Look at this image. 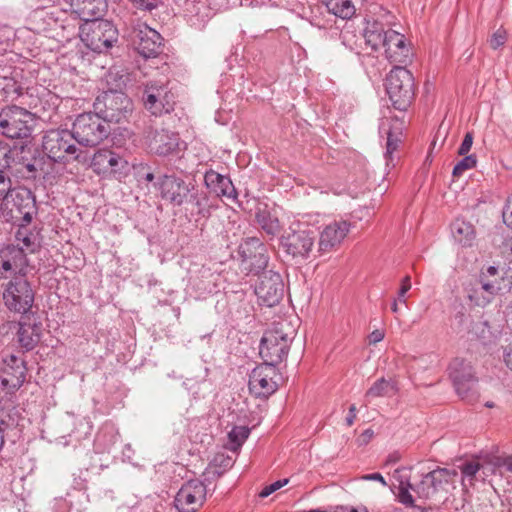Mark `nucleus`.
<instances>
[{
    "mask_svg": "<svg viewBox=\"0 0 512 512\" xmlns=\"http://www.w3.org/2000/svg\"><path fill=\"white\" fill-rule=\"evenodd\" d=\"M296 335V327L288 319L275 321L263 335L259 355L264 364L277 366L288 355L290 344Z\"/></svg>",
    "mask_w": 512,
    "mask_h": 512,
    "instance_id": "nucleus-1",
    "label": "nucleus"
},
{
    "mask_svg": "<svg viewBox=\"0 0 512 512\" xmlns=\"http://www.w3.org/2000/svg\"><path fill=\"white\" fill-rule=\"evenodd\" d=\"M72 131L68 129H50L42 137V149L49 159L54 162L75 160L85 163L87 153L77 147Z\"/></svg>",
    "mask_w": 512,
    "mask_h": 512,
    "instance_id": "nucleus-2",
    "label": "nucleus"
},
{
    "mask_svg": "<svg viewBox=\"0 0 512 512\" xmlns=\"http://www.w3.org/2000/svg\"><path fill=\"white\" fill-rule=\"evenodd\" d=\"M386 92L395 109L404 111L412 103L415 95V83L412 73L397 65L387 75Z\"/></svg>",
    "mask_w": 512,
    "mask_h": 512,
    "instance_id": "nucleus-3",
    "label": "nucleus"
},
{
    "mask_svg": "<svg viewBox=\"0 0 512 512\" xmlns=\"http://www.w3.org/2000/svg\"><path fill=\"white\" fill-rule=\"evenodd\" d=\"M2 218L6 222L26 226L31 223L36 213L35 198L27 189H13L5 202H1Z\"/></svg>",
    "mask_w": 512,
    "mask_h": 512,
    "instance_id": "nucleus-4",
    "label": "nucleus"
},
{
    "mask_svg": "<svg viewBox=\"0 0 512 512\" xmlns=\"http://www.w3.org/2000/svg\"><path fill=\"white\" fill-rule=\"evenodd\" d=\"M72 133L76 142L85 147L100 144L110 133V126L96 113H82L73 122Z\"/></svg>",
    "mask_w": 512,
    "mask_h": 512,
    "instance_id": "nucleus-5",
    "label": "nucleus"
},
{
    "mask_svg": "<svg viewBox=\"0 0 512 512\" xmlns=\"http://www.w3.org/2000/svg\"><path fill=\"white\" fill-rule=\"evenodd\" d=\"M80 37L89 49L102 53L117 42L118 30L112 22L105 19L88 21L80 27Z\"/></svg>",
    "mask_w": 512,
    "mask_h": 512,
    "instance_id": "nucleus-6",
    "label": "nucleus"
},
{
    "mask_svg": "<svg viewBox=\"0 0 512 512\" xmlns=\"http://www.w3.org/2000/svg\"><path fill=\"white\" fill-rule=\"evenodd\" d=\"M94 108L107 124L120 123L131 115L133 103L123 92L106 91L96 98Z\"/></svg>",
    "mask_w": 512,
    "mask_h": 512,
    "instance_id": "nucleus-7",
    "label": "nucleus"
},
{
    "mask_svg": "<svg viewBox=\"0 0 512 512\" xmlns=\"http://www.w3.org/2000/svg\"><path fill=\"white\" fill-rule=\"evenodd\" d=\"M33 114L25 108L12 105L0 111V134L11 139H23L31 135Z\"/></svg>",
    "mask_w": 512,
    "mask_h": 512,
    "instance_id": "nucleus-8",
    "label": "nucleus"
},
{
    "mask_svg": "<svg viewBox=\"0 0 512 512\" xmlns=\"http://www.w3.org/2000/svg\"><path fill=\"white\" fill-rule=\"evenodd\" d=\"M449 376L457 395L469 403L478 398L477 382L473 366L462 358H455L449 365Z\"/></svg>",
    "mask_w": 512,
    "mask_h": 512,
    "instance_id": "nucleus-9",
    "label": "nucleus"
},
{
    "mask_svg": "<svg viewBox=\"0 0 512 512\" xmlns=\"http://www.w3.org/2000/svg\"><path fill=\"white\" fill-rule=\"evenodd\" d=\"M34 297V290L24 275L11 279L3 292L5 306L20 314H25L32 308Z\"/></svg>",
    "mask_w": 512,
    "mask_h": 512,
    "instance_id": "nucleus-10",
    "label": "nucleus"
},
{
    "mask_svg": "<svg viewBox=\"0 0 512 512\" xmlns=\"http://www.w3.org/2000/svg\"><path fill=\"white\" fill-rule=\"evenodd\" d=\"M456 476V470L437 468L423 475L420 482L414 484L413 492L420 499H431L437 493L446 491L447 486L453 483Z\"/></svg>",
    "mask_w": 512,
    "mask_h": 512,
    "instance_id": "nucleus-11",
    "label": "nucleus"
},
{
    "mask_svg": "<svg viewBox=\"0 0 512 512\" xmlns=\"http://www.w3.org/2000/svg\"><path fill=\"white\" fill-rule=\"evenodd\" d=\"M314 232L309 229H302L300 224L296 227L290 226L281 236L280 243L285 252L294 258L306 259L314 245Z\"/></svg>",
    "mask_w": 512,
    "mask_h": 512,
    "instance_id": "nucleus-12",
    "label": "nucleus"
},
{
    "mask_svg": "<svg viewBox=\"0 0 512 512\" xmlns=\"http://www.w3.org/2000/svg\"><path fill=\"white\" fill-rule=\"evenodd\" d=\"M206 486L198 479L185 482L177 492L174 505L180 512H196L206 500Z\"/></svg>",
    "mask_w": 512,
    "mask_h": 512,
    "instance_id": "nucleus-13",
    "label": "nucleus"
},
{
    "mask_svg": "<svg viewBox=\"0 0 512 512\" xmlns=\"http://www.w3.org/2000/svg\"><path fill=\"white\" fill-rule=\"evenodd\" d=\"M245 269L249 272L258 274L264 270L269 261L267 248L265 244L257 237H249L245 239L238 248Z\"/></svg>",
    "mask_w": 512,
    "mask_h": 512,
    "instance_id": "nucleus-14",
    "label": "nucleus"
},
{
    "mask_svg": "<svg viewBox=\"0 0 512 512\" xmlns=\"http://www.w3.org/2000/svg\"><path fill=\"white\" fill-rule=\"evenodd\" d=\"M255 294L266 306L277 305L284 295V283L281 275L272 270L264 271L258 278Z\"/></svg>",
    "mask_w": 512,
    "mask_h": 512,
    "instance_id": "nucleus-15",
    "label": "nucleus"
},
{
    "mask_svg": "<svg viewBox=\"0 0 512 512\" xmlns=\"http://www.w3.org/2000/svg\"><path fill=\"white\" fill-rule=\"evenodd\" d=\"M132 42L137 52L145 58L156 57L162 50V37L145 23H138L132 30Z\"/></svg>",
    "mask_w": 512,
    "mask_h": 512,
    "instance_id": "nucleus-16",
    "label": "nucleus"
},
{
    "mask_svg": "<svg viewBox=\"0 0 512 512\" xmlns=\"http://www.w3.org/2000/svg\"><path fill=\"white\" fill-rule=\"evenodd\" d=\"M276 375L275 366L262 364L254 368L249 376V390L258 398H267L278 389L273 377Z\"/></svg>",
    "mask_w": 512,
    "mask_h": 512,
    "instance_id": "nucleus-17",
    "label": "nucleus"
},
{
    "mask_svg": "<svg viewBox=\"0 0 512 512\" xmlns=\"http://www.w3.org/2000/svg\"><path fill=\"white\" fill-rule=\"evenodd\" d=\"M166 87L158 82H149L143 93V103L153 115L169 113L173 107Z\"/></svg>",
    "mask_w": 512,
    "mask_h": 512,
    "instance_id": "nucleus-18",
    "label": "nucleus"
},
{
    "mask_svg": "<svg viewBox=\"0 0 512 512\" xmlns=\"http://www.w3.org/2000/svg\"><path fill=\"white\" fill-rule=\"evenodd\" d=\"M192 188L190 183L174 175H165L160 182L161 197L177 206L187 201Z\"/></svg>",
    "mask_w": 512,
    "mask_h": 512,
    "instance_id": "nucleus-19",
    "label": "nucleus"
},
{
    "mask_svg": "<svg viewBox=\"0 0 512 512\" xmlns=\"http://www.w3.org/2000/svg\"><path fill=\"white\" fill-rule=\"evenodd\" d=\"M350 223L344 220L333 221L326 225L320 233L318 249L328 252L339 246L350 231Z\"/></svg>",
    "mask_w": 512,
    "mask_h": 512,
    "instance_id": "nucleus-20",
    "label": "nucleus"
},
{
    "mask_svg": "<svg viewBox=\"0 0 512 512\" xmlns=\"http://www.w3.org/2000/svg\"><path fill=\"white\" fill-rule=\"evenodd\" d=\"M385 56L391 63L406 64L410 60L411 52L405 43L403 34L392 29L386 31V41L383 46Z\"/></svg>",
    "mask_w": 512,
    "mask_h": 512,
    "instance_id": "nucleus-21",
    "label": "nucleus"
},
{
    "mask_svg": "<svg viewBox=\"0 0 512 512\" xmlns=\"http://www.w3.org/2000/svg\"><path fill=\"white\" fill-rule=\"evenodd\" d=\"M42 324L28 318L20 321L16 332V342L23 351L33 350L41 340Z\"/></svg>",
    "mask_w": 512,
    "mask_h": 512,
    "instance_id": "nucleus-22",
    "label": "nucleus"
},
{
    "mask_svg": "<svg viewBox=\"0 0 512 512\" xmlns=\"http://www.w3.org/2000/svg\"><path fill=\"white\" fill-rule=\"evenodd\" d=\"M92 166L98 172L122 174L128 167V162L111 150H98L91 161Z\"/></svg>",
    "mask_w": 512,
    "mask_h": 512,
    "instance_id": "nucleus-23",
    "label": "nucleus"
},
{
    "mask_svg": "<svg viewBox=\"0 0 512 512\" xmlns=\"http://www.w3.org/2000/svg\"><path fill=\"white\" fill-rule=\"evenodd\" d=\"M204 183L206 188L217 197H226L229 200L236 201L237 191L228 176L209 169L204 174Z\"/></svg>",
    "mask_w": 512,
    "mask_h": 512,
    "instance_id": "nucleus-24",
    "label": "nucleus"
},
{
    "mask_svg": "<svg viewBox=\"0 0 512 512\" xmlns=\"http://www.w3.org/2000/svg\"><path fill=\"white\" fill-rule=\"evenodd\" d=\"M497 273L498 269L495 266H489L486 271L481 273L479 287L475 288L474 295L470 296L478 306L484 307L488 305L503 289V287L495 286L488 281V277H495Z\"/></svg>",
    "mask_w": 512,
    "mask_h": 512,
    "instance_id": "nucleus-25",
    "label": "nucleus"
},
{
    "mask_svg": "<svg viewBox=\"0 0 512 512\" xmlns=\"http://www.w3.org/2000/svg\"><path fill=\"white\" fill-rule=\"evenodd\" d=\"M178 135L166 130L150 131L147 136V144L151 152L166 156L176 150L178 146Z\"/></svg>",
    "mask_w": 512,
    "mask_h": 512,
    "instance_id": "nucleus-26",
    "label": "nucleus"
},
{
    "mask_svg": "<svg viewBox=\"0 0 512 512\" xmlns=\"http://www.w3.org/2000/svg\"><path fill=\"white\" fill-rule=\"evenodd\" d=\"M2 384L5 387L19 388L25 381L24 361L14 355L4 360Z\"/></svg>",
    "mask_w": 512,
    "mask_h": 512,
    "instance_id": "nucleus-27",
    "label": "nucleus"
},
{
    "mask_svg": "<svg viewBox=\"0 0 512 512\" xmlns=\"http://www.w3.org/2000/svg\"><path fill=\"white\" fill-rule=\"evenodd\" d=\"M72 5L84 23L102 19L107 8L106 0H73Z\"/></svg>",
    "mask_w": 512,
    "mask_h": 512,
    "instance_id": "nucleus-28",
    "label": "nucleus"
},
{
    "mask_svg": "<svg viewBox=\"0 0 512 512\" xmlns=\"http://www.w3.org/2000/svg\"><path fill=\"white\" fill-rule=\"evenodd\" d=\"M410 468L401 467L394 471L393 477L398 483V500L406 507H414L415 500L411 494L414 484L411 483Z\"/></svg>",
    "mask_w": 512,
    "mask_h": 512,
    "instance_id": "nucleus-29",
    "label": "nucleus"
},
{
    "mask_svg": "<svg viewBox=\"0 0 512 512\" xmlns=\"http://www.w3.org/2000/svg\"><path fill=\"white\" fill-rule=\"evenodd\" d=\"M255 221L261 230L271 237L279 234L281 230L279 219L273 215L267 207L257 209Z\"/></svg>",
    "mask_w": 512,
    "mask_h": 512,
    "instance_id": "nucleus-30",
    "label": "nucleus"
},
{
    "mask_svg": "<svg viewBox=\"0 0 512 512\" xmlns=\"http://www.w3.org/2000/svg\"><path fill=\"white\" fill-rule=\"evenodd\" d=\"M386 31L382 23L374 21L369 23L364 30V38L372 50L377 51L383 48L386 41Z\"/></svg>",
    "mask_w": 512,
    "mask_h": 512,
    "instance_id": "nucleus-31",
    "label": "nucleus"
},
{
    "mask_svg": "<svg viewBox=\"0 0 512 512\" xmlns=\"http://www.w3.org/2000/svg\"><path fill=\"white\" fill-rule=\"evenodd\" d=\"M452 235L463 246H471L475 239V230L471 223L456 219L451 225Z\"/></svg>",
    "mask_w": 512,
    "mask_h": 512,
    "instance_id": "nucleus-32",
    "label": "nucleus"
},
{
    "mask_svg": "<svg viewBox=\"0 0 512 512\" xmlns=\"http://www.w3.org/2000/svg\"><path fill=\"white\" fill-rule=\"evenodd\" d=\"M397 392V387L394 381L385 379L384 377L378 379L373 385L367 390L365 399L370 401L377 397H391Z\"/></svg>",
    "mask_w": 512,
    "mask_h": 512,
    "instance_id": "nucleus-33",
    "label": "nucleus"
},
{
    "mask_svg": "<svg viewBox=\"0 0 512 512\" xmlns=\"http://www.w3.org/2000/svg\"><path fill=\"white\" fill-rule=\"evenodd\" d=\"M25 88L14 77H0V92L8 101H15L24 97Z\"/></svg>",
    "mask_w": 512,
    "mask_h": 512,
    "instance_id": "nucleus-34",
    "label": "nucleus"
},
{
    "mask_svg": "<svg viewBox=\"0 0 512 512\" xmlns=\"http://www.w3.org/2000/svg\"><path fill=\"white\" fill-rule=\"evenodd\" d=\"M17 259L24 261V253L15 249L0 252V277H6L7 272L18 269Z\"/></svg>",
    "mask_w": 512,
    "mask_h": 512,
    "instance_id": "nucleus-35",
    "label": "nucleus"
},
{
    "mask_svg": "<svg viewBox=\"0 0 512 512\" xmlns=\"http://www.w3.org/2000/svg\"><path fill=\"white\" fill-rule=\"evenodd\" d=\"M328 11L342 19H350L355 14L351 0H325Z\"/></svg>",
    "mask_w": 512,
    "mask_h": 512,
    "instance_id": "nucleus-36",
    "label": "nucleus"
},
{
    "mask_svg": "<svg viewBox=\"0 0 512 512\" xmlns=\"http://www.w3.org/2000/svg\"><path fill=\"white\" fill-rule=\"evenodd\" d=\"M250 434V429L246 426H235L228 433L229 449L237 451L246 441Z\"/></svg>",
    "mask_w": 512,
    "mask_h": 512,
    "instance_id": "nucleus-37",
    "label": "nucleus"
},
{
    "mask_svg": "<svg viewBox=\"0 0 512 512\" xmlns=\"http://www.w3.org/2000/svg\"><path fill=\"white\" fill-rule=\"evenodd\" d=\"M189 202L197 209V214L202 217L210 215L209 198L204 192H196L189 194Z\"/></svg>",
    "mask_w": 512,
    "mask_h": 512,
    "instance_id": "nucleus-38",
    "label": "nucleus"
},
{
    "mask_svg": "<svg viewBox=\"0 0 512 512\" xmlns=\"http://www.w3.org/2000/svg\"><path fill=\"white\" fill-rule=\"evenodd\" d=\"M233 463V459L230 456L217 454L209 465V469L213 474L220 476L225 470L231 468Z\"/></svg>",
    "mask_w": 512,
    "mask_h": 512,
    "instance_id": "nucleus-39",
    "label": "nucleus"
},
{
    "mask_svg": "<svg viewBox=\"0 0 512 512\" xmlns=\"http://www.w3.org/2000/svg\"><path fill=\"white\" fill-rule=\"evenodd\" d=\"M465 157L461 159L453 168L452 175L454 177H461L465 171L473 169L476 167L477 158L475 155H464Z\"/></svg>",
    "mask_w": 512,
    "mask_h": 512,
    "instance_id": "nucleus-40",
    "label": "nucleus"
},
{
    "mask_svg": "<svg viewBox=\"0 0 512 512\" xmlns=\"http://www.w3.org/2000/svg\"><path fill=\"white\" fill-rule=\"evenodd\" d=\"M16 239L19 243L22 244L21 248L17 251H21L23 253L24 249H32L35 242V237L33 233L28 232V230L25 228V226H21L17 233H16Z\"/></svg>",
    "mask_w": 512,
    "mask_h": 512,
    "instance_id": "nucleus-41",
    "label": "nucleus"
},
{
    "mask_svg": "<svg viewBox=\"0 0 512 512\" xmlns=\"http://www.w3.org/2000/svg\"><path fill=\"white\" fill-rule=\"evenodd\" d=\"M471 332L480 340L488 341L491 336L490 326L487 321L479 320L473 323Z\"/></svg>",
    "mask_w": 512,
    "mask_h": 512,
    "instance_id": "nucleus-42",
    "label": "nucleus"
},
{
    "mask_svg": "<svg viewBox=\"0 0 512 512\" xmlns=\"http://www.w3.org/2000/svg\"><path fill=\"white\" fill-rule=\"evenodd\" d=\"M288 481H289L288 479H281V480H277V481L265 486L262 489V491L259 493V496L261 498L268 497L272 493H274L277 490H279L280 488L284 487L288 483Z\"/></svg>",
    "mask_w": 512,
    "mask_h": 512,
    "instance_id": "nucleus-43",
    "label": "nucleus"
},
{
    "mask_svg": "<svg viewBox=\"0 0 512 512\" xmlns=\"http://www.w3.org/2000/svg\"><path fill=\"white\" fill-rule=\"evenodd\" d=\"M480 468L481 465L478 462H467L461 466V473L464 477H468L470 481H472Z\"/></svg>",
    "mask_w": 512,
    "mask_h": 512,
    "instance_id": "nucleus-44",
    "label": "nucleus"
},
{
    "mask_svg": "<svg viewBox=\"0 0 512 512\" xmlns=\"http://www.w3.org/2000/svg\"><path fill=\"white\" fill-rule=\"evenodd\" d=\"M11 189V180L6 177L2 171H0V200L5 202V198L8 197V194L12 191Z\"/></svg>",
    "mask_w": 512,
    "mask_h": 512,
    "instance_id": "nucleus-45",
    "label": "nucleus"
},
{
    "mask_svg": "<svg viewBox=\"0 0 512 512\" xmlns=\"http://www.w3.org/2000/svg\"><path fill=\"white\" fill-rule=\"evenodd\" d=\"M411 289V281H410V276H405L403 279H402V282H401V287L398 291V294H397V298L399 300L400 303H403V304H406V298H405V295L406 293Z\"/></svg>",
    "mask_w": 512,
    "mask_h": 512,
    "instance_id": "nucleus-46",
    "label": "nucleus"
},
{
    "mask_svg": "<svg viewBox=\"0 0 512 512\" xmlns=\"http://www.w3.org/2000/svg\"><path fill=\"white\" fill-rule=\"evenodd\" d=\"M473 144V134L471 132H467L464 136V139L461 145L458 148V154L461 156L467 155L470 151Z\"/></svg>",
    "mask_w": 512,
    "mask_h": 512,
    "instance_id": "nucleus-47",
    "label": "nucleus"
},
{
    "mask_svg": "<svg viewBox=\"0 0 512 512\" xmlns=\"http://www.w3.org/2000/svg\"><path fill=\"white\" fill-rule=\"evenodd\" d=\"M504 223L512 228V195L507 199L505 207L502 212Z\"/></svg>",
    "mask_w": 512,
    "mask_h": 512,
    "instance_id": "nucleus-48",
    "label": "nucleus"
},
{
    "mask_svg": "<svg viewBox=\"0 0 512 512\" xmlns=\"http://www.w3.org/2000/svg\"><path fill=\"white\" fill-rule=\"evenodd\" d=\"M505 43V32L498 30L495 32L490 39V46L493 49H497Z\"/></svg>",
    "mask_w": 512,
    "mask_h": 512,
    "instance_id": "nucleus-49",
    "label": "nucleus"
},
{
    "mask_svg": "<svg viewBox=\"0 0 512 512\" xmlns=\"http://www.w3.org/2000/svg\"><path fill=\"white\" fill-rule=\"evenodd\" d=\"M398 147V139H394L392 134L389 133L387 137V143H386V153L385 158L388 160L392 153L397 149Z\"/></svg>",
    "mask_w": 512,
    "mask_h": 512,
    "instance_id": "nucleus-50",
    "label": "nucleus"
},
{
    "mask_svg": "<svg viewBox=\"0 0 512 512\" xmlns=\"http://www.w3.org/2000/svg\"><path fill=\"white\" fill-rule=\"evenodd\" d=\"M137 8L152 10L156 7L155 0H130Z\"/></svg>",
    "mask_w": 512,
    "mask_h": 512,
    "instance_id": "nucleus-51",
    "label": "nucleus"
},
{
    "mask_svg": "<svg viewBox=\"0 0 512 512\" xmlns=\"http://www.w3.org/2000/svg\"><path fill=\"white\" fill-rule=\"evenodd\" d=\"M385 333L383 330L376 329L368 336L369 344H376L384 339Z\"/></svg>",
    "mask_w": 512,
    "mask_h": 512,
    "instance_id": "nucleus-52",
    "label": "nucleus"
},
{
    "mask_svg": "<svg viewBox=\"0 0 512 512\" xmlns=\"http://www.w3.org/2000/svg\"><path fill=\"white\" fill-rule=\"evenodd\" d=\"M498 467H504L507 472L512 473V455L498 459Z\"/></svg>",
    "mask_w": 512,
    "mask_h": 512,
    "instance_id": "nucleus-53",
    "label": "nucleus"
},
{
    "mask_svg": "<svg viewBox=\"0 0 512 512\" xmlns=\"http://www.w3.org/2000/svg\"><path fill=\"white\" fill-rule=\"evenodd\" d=\"M362 479L370 480V481H378L383 486H387V482L385 481L384 477L380 473L366 474V475L362 476Z\"/></svg>",
    "mask_w": 512,
    "mask_h": 512,
    "instance_id": "nucleus-54",
    "label": "nucleus"
},
{
    "mask_svg": "<svg viewBox=\"0 0 512 512\" xmlns=\"http://www.w3.org/2000/svg\"><path fill=\"white\" fill-rule=\"evenodd\" d=\"M504 361L507 367L512 370V344L508 345L504 351Z\"/></svg>",
    "mask_w": 512,
    "mask_h": 512,
    "instance_id": "nucleus-55",
    "label": "nucleus"
},
{
    "mask_svg": "<svg viewBox=\"0 0 512 512\" xmlns=\"http://www.w3.org/2000/svg\"><path fill=\"white\" fill-rule=\"evenodd\" d=\"M356 412H357L356 406L354 404H352L349 408L348 416L346 417V424L348 426L353 425V423L356 419Z\"/></svg>",
    "mask_w": 512,
    "mask_h": 512,
    "instance_id": "nucleus-56",
    "label": "nucleus"
},
{
    "mask_svg": "<svg viewBox=\"0 0 512 512\" xmlns=\"http://www.w3.org/2000/svg\"><path fill=\"white\" fill-rule=\"evenodd\" d=\"M503 253L506 258L509 259L512 257V237L508 238L503 245Z\"/></svg>",
    "mask_w": 512,
    "mask_h": 512,
    "instance_id": "nucleus-57",
    "label": "nucleus"
},
{
    "mask_svg": "<svg viewBox=\"0 0 512 512\" xmlns=\"http://www.w3.org/2000/svg\"><path fill=\"white\" fill-rule=\"evenodd\" d=\"M400 458H401V456L398 452H393L388 455L385 464L386 465L395 464L400 460Z\"/></svg>",
    "mask_w": 512,
    "mask_h": 512,
    "instance_id": "nucleus-58",
    "label": "nucleus"
},
{
    "mask_svg": "<svg viewBox=\"0 0 512 512\" xmlns=\"http://www.w3.org/2000/svg\"><path fill=\"white\" fill-rule=\"evenodd\" d=\"M488 281L495 286L502 287V283L505 281L503 277H499L498 274L495 277H488Z\"/></svg>",
    "mask_w": 512,
    "mask_h": 512,
    "instance_id": "nucleus-59",
    "label": "nucleus"
},
{
    "mask_svg": "<svg viewBox=\"0 0 512 512\" xmlns=\"http://www.w3.org/2000/svg\"><path fill=\"white\" fill-rule=\"evenodd\" d=\"M372 436H373V431H372V430H370V429H367V430H365V431L361 434V436H360V441H361L362 443H367V441H368V440H370Z\"/></svg>",
    "mask_w": 512,
    "mask_h": 512,
    "instance_id": "nucleus-60",
    "label": "nucleus"
},
{
    "mask_svg": "<svg viewBox=\"0 0 512 512\" xmlns=\"http://www.w3.org/2000/svg\"><path fill=\"white\" fill-rule=\"evenodd\" d=\"M505 315L507 323L512 327V301L507 306Z\"/></svg>",
    "mask_w": 512,
    "mask_h": 512,
    "instance_id": "nucleus-61",
    "label": "nucleus"
},
{
    "mask_svg": "<svg viewBox=\"0 0 512 512\" xmlns=\"http://www.w3.org/2000/svg\"><path fill=\"white\" fill-rule=\"evenodd\" d=\"M398 302H399V300H398V299H396V298H395V299L393 300V302H392L391 310H392V312H394V313H398V311H399V308H398Z\"/></svg>",
    "mask_w": 512,
    "mask_h": 512,
    "instance_id": "nucleus-62",
    "label": "nucleus"
},
{
    "mask_svg": "<svg viewBox=\"0 0 512 512\" xmlns=\"http://www.w3.org/2000/svg\"><path fill=\"white\" fill-rule=\"evenodd\" d=\"M153 179H154V175H153V173H147V174L145 175V180H146L147 182H151Z\"/></svg>",
    "mask_w": 512,
    "mask_h": 512,
    "instance_id": "nucleus-63",
    "label": "nucleus"
},
{
    "mask_svg": "<svg viewBox=\"0 0 512 512\" xmlns=\"http://www.w3.org/2000/svg\"><path fill=\"white\" fill-rule=\"evenodd\" d=\"M26 168H27V170H28L29 172H34V171L36 170V168H35L34 164H31V163H28V164L26 165Z\"/></svg>",
    "mask_w": 512,
    "mask_h": 512,
    "instance_id": "nucleus-64",
    "label": "nucleus"
}]
</instances>
